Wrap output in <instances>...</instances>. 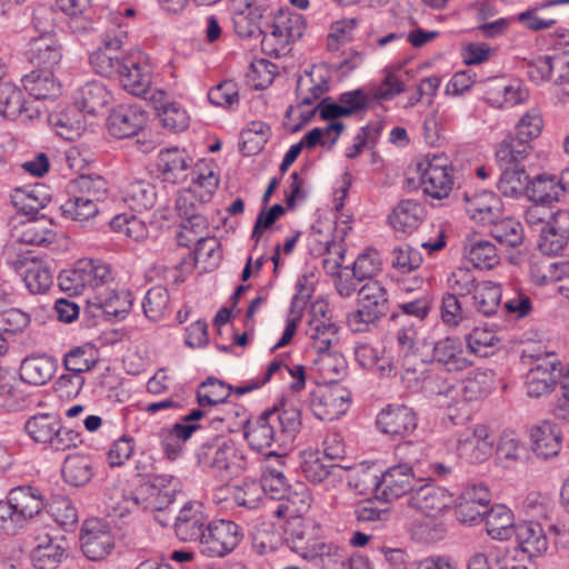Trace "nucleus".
I'll use <instances>...</instances> for the list:
<instances>
[{
	"mask_svg": "<svg viewBox=\"0 0 569 569\" xmlns=\"http://www.w3.org/2000/svg\"><path fill=\"white\" fill-rule=\"evenodd\" d=\"M301 412L297 407L286 406L264 411L247 426L244 438L251 449L261 452L290 445L300 431Z\"/></svg>",
	"mask_w": 569,
	"mask_h": 569,
	"instance_id": "1",
	"label": "nucleus"
},
{
	"mask_svg": "<svg viewBox=\"0 0 569 569\" xmlns=\"http://www.w3.org/2000/svg\"><path fill=\"white\" fill-rule=\"evenodd\" d=\"M196 457L204 471L222 480L237 476L247 468L242 450L234 440L224 436H216L201 443Z\"/></svg>",
	"mask_w": 569,
	"mask_h": 569,
	"instance_id": "2",
	"label": "nucleus"
},
{
	"mask_svg": "<svg viewBox=\"0 0 569 569\" xmlns=\"http://www.w3.org/2000/svg\"><path fill=\"white\" fill-rule=\"evenodd\" d=\"M53 14L52 8L47 6H39L33 11L34 27L42 33L30 40L27 56L37 69L54 70L62 60V44L51 32Z\"/></svg>",
	"mask_w": 569,
	"mask_h": 569,
	"instance_id": "3",
	"label": "nucleus"
},
{
	"mask_svg": "<svg viewBox=\"0 0 569 569\" xmlns=\"http://www.w3.org/2000/svg\"><path fill=\"white\" fill-rule=\"evenodd\" d=\"M23 430L32 441L53 451H66L82 442L81 435L63 427L61 419L53 413H37L28 418Z\"/></svg>",
	"mask_w": 569,
	"mask_h": 569,
	"instance_id": "4",
	"label": "nucleus"
},
{
	"mask_svg": "<svg viewBox=\"0 0 569 569\" xmlns=\"http://www.w3.org/2000/svg\"><path fill=\"white\" fill-rule=\"evenodd\" d=\"M420 465L400 463L388 468L380 476L362 471V482H370L377 499L386 502L398 499L408 492H413V479H418Z\"/></svg>",
	"mask_w": 569,
	"mask_h": 569,
	"instance_id": "5",
	"label": "nucleus"
},
{
	"mask_svg": "<svg viewBox=\"0 0 569 569\" xmlns=\"http://www.w3.org/2000/svg\"><path fill=\"white\" fill-rule=\"evenodd\" d=\"M242 537L241 528L231 520L210 521L201 540L200 551L208 557H223L239 545Z\"/></svg>",
	"mask_w": 569,
	"mask_h": 569,
	"instance_id": "6",
	"label": "nucleus"
},
{
	"mask_svg": "<svg viewBox=\"0 0 569 569\" xmlns=\"http://www.w3.org/2000/svg\"><path fill=\"white\" fill-rule=\"evenodd\" d=\"M528 76L536 82L552 81L565 88L569 97V51H557L535 59L528 64Z\"/></svg>",
	"mask_w": 569,
	"mask_h": 569,
	"instance_id": "7",
	"label": "nucleus"
},
{
	"mask_svg": "<svg viewBox=\"0 0 569 569\" xmlns=\"http://www.w3.org/2000/svg\"><path fill=\"white\" fill-rule=\"evenodd\" d=\"M420 184L425 194L442 199L452 190V169L443 157L435 156L418 164Z\"/></svg>",
	"mask_w": 569,
	"mask_h": 569,
	"instance_id": "8",
	"label": "nucleus"
},
{
	"mask_svg": "<svg viewBox=\"0 0 569 569\" xmlns=\"http://www.w3.org/2000/svg\"><path fill=\"white\" fill-rule=\"evenodd\" d=\"M350 395L339 386H320L309 396V407L319 420L332 421L346 413Z\"/></svg>",
	"mask_w": 569,
	"mask_h": 569,
	"instance_id": "9",
	"label": "nucleus"
},
{
	"mask_svg": "<svg viewBox=\"0 0 569 569\" xmlns=\"http://www.w3.org/2000/svg\"><path fill=\"white\" fill-rule=\"evenodd\" d=\"M174 478L171 475H156L137 489L140 510L164 511L176 497Z\"/></svg>",
	"mask_w": 569,
	"mask_h": 569,
	"instance_id": "10",
	"label": "nucleus"
},
{
	"mask_svg": "<svg viewBox=\"0 0 569 569\" xmlns=\"http://www.w3.org/2000/svg\"><path fill=\"white\" fill-rule=\"evenodd\" d=\"M411 507L423 512L426 517H436L438 515H448L452 512L457 520L459 519L457 499L443 488L431 486H421L410 496Z\"/></svg>",
	"mask_w": 569,
	"mask_h": 569,
	"instance_id": "11",
	"label": "nucleus"
},
{
	"mask_svg": "<svg viewBox=\"0 0 569 569\" xmlns=\"http://www.w3.org/2000/svg\"><path fill=\"white\" fill-rule=\"evenodd\" d=\"M286 535V541L290 549L302 558L313 559L316 557H323L325 555H332L341 558V563L345 565V560L340 556V549L318 542L312 537L309 527L301 519H296L290 522Z\"/></svg>",
	"mask_w": 569,
	"mask_h": 569,
	"instance_id": "12",
	"label": "nucleus"
},
{
	"mask_svg": "<svg viewBox=\"0 0 569 569\" xmlns=\"http://www.w3.org/2000/svg\"><path fill=\"white\" fill-rule=\"evenodd\" d=\"M80 541L83 555L93 561L104 559L114 547L109 526L100 519L84 521Z\"/></svg>",
	"mask_w": 569,
	"mask_h": 569,
	"instance_id": "13",
	"label": "nucleus"
},
{
	"mask_svg": "<svg viewBox=\"0 0 569 569\" xmlns=\"http://www.w3.org/2000/svg\"><path fill=\"white\" fill-rule=\"evenodd\" d=\"M529 92L521 80L498 78L485 91L486 101L495 108L509 109L528 100Z\"/></svg>",
	"mask_w": 569,
	"mask_h": 569,
	"instance_id": "14",
	"label": "nucleus"
},
{
	"mask_svg": "<svg viewBox=\"0 0 569 569\" xmlns=\"http://www.w3.org/2000/svg\"><path fill=\"white\" fill-rule=\"evenodd\" d=\"M209 522L203 512L202 505L191 501L187 502L176 518V536L184 542H198L200 547Z\"/></svg>",
	"mask_w": 569,
	"mask_h": 569,
	"instance_id": "15",
	"label": "nucleus"
},
{
	"mask_svg": "<svg viewBox=\"0 0 569 569\" xmlns=\"http://www.w3.org/2000/svg\"><path fill=\"white\" fill-rule=\"evenodd\" d=\"M193 163V159L184 149L177 147L159 151L157 171L163 182L177 184L184 182Z\"/></svg>",
	"mask_w": 569,
	"mask_h": 569,
	"instance_id": "16",
	"label": "nucleus"
},
{
	"mask_svg": "<svg viewBox=\"0 0 569 569\" xmlns=\"http://www.w3.org/2000/svg\"><path fill=\"white\" fill-rule=\"evenodd\" d=\"M9 263L22 277L27 289L33 295L44 293L53 283L51 270L34 258L18 256L14 259L9 258Z\"/></svg>",
	"mask_w": 569,
	"mask_h": 569,
	"instance_id": "17",
	"label": "nucleus"
},
{
	"mask_svg": "<svg viewBox=\"0 0 569 569\" xmlns=\"http://www.w3.org/2000/svg\"><path fill=\"white\" fill-rule=\"evenodd\" d=\"M377 425L383 433L403 438L417 428L416 412L407 406L389 405L378 415Z\"/></svg>",
	"mask_w": 569,
	"mask_h": 569,
	"instance_id": "18",
	"label": "nucleus"
},
{
	"mask_svg": "<svg viewBox=\"0 0 569 569\" xmlns=\"http://www.w3.org/2000/svg\"><path fill=\"white\" fill-rule=\"evenodd\" d=\"M557 357L551 353L546 359L537 360L526 377L527 395L539 398L553 390L558 381Z\"/></svg>",
	"mask_w": 569,
	"mask_h": 569,
	"instance_id": "19",
	"label": "nucleus"
},
{
	"mask_svg": "<svg viewBox=\"0 0 569 569\" xmlns=\"http://www.w3.org/2000/svg\"><path fill=\"white\" fill-rule=\"evenodd\" d=\"M147 122V113L137 106L120 104L108 118L109 132L119 139L137 134Z\"/></svg>",
	"mask_w": 569,
	"mask_h": 569,
	"instance_id": "20",
	"label": "nucleus"
},
{
	"mask_svg": "<svg viewBox=\"0 0 569 569\" xmlns=\"http://www.w3.org/2000/svg\"><path fill=\"white\" fill-rule=\"evenodd\" d=\"M312 311L313 316L309 320L306 333L317 353L329 351L338 341V327L326 317V306L316 303Z\"/></svg>",
	"mask_w": 569,
	"mask_h": 569,
	"instance_id": "21",
	"label": "nucleus"
},
{
	"mask_svg": "<svg viewBox=\"0 0 569 569\" xmlns=\"http://www.w3.org/2000/svg\"><path fill=\"white\" fill-rule=\"evenodd\" d=\"M58 360L47 353H32L21 360L19 378L34 387L48 383L56 375Z\"/></svg>",
	"mask_w": 569,
	"mask_h": 569,
	"instance_id": "22",
	"label": "nucleus"
},
{
	"mask_svg": "<svg viewBox=\"0 0 569 569\" xmlns=\"http://www.w3.org/2000/svg\"><path fill=\"white\" fill-rule=\"evenodd\" d=\"M496 436L491 427L477 425L465 431V460L482 463L493 453Z\"/></svg>",
	"mask_w": 569,
	"mask_h": 569,
	"instance_id": "23",
	"label": "nucleus"
},
{
	"mask_svg": "<svg viewBox=\"0 0 569 569\" xmlns=\"http://www.w3.org/2000/svg\"><path fill=\"white\" fill-rule=\"evenodd\" d=\"M117 79L127 92L132 96L143 97L152 83V68L143 57L137 61L127 58Z\"/></svg>",
	"mask_w": 569,
	"mask_h": 569,
	"instance_id": "24",
	"label": "nucleus"
},
{
	"mask_svg": "<svg viewBox=\"0 0 569 569\" xmlns=\"http://www.w3.org/2000/svg\"><path fill=\"white\" fill-rule=\"evenodd\" d=\"M532 451L543 459L558 455L561 448L562 435L559 426L550 420H543L530 428Z\"/></svg>",
	"mask_w": 569,
	"mask_h": 569,
	"instance_id": "25",
	"label": "nucleus"
},
{
	"mask_svg": "<svg viewBox=\"0 0 569 569\" xmlns=\"http://www.w3.org/2000/svg\"><path fill=\"white\" fill-rule=\"evenodd\" d=\"M328 70L321 66H313L305 76L300 77L297 84L299 98L298 107L315 106L329 90Z\"/></svg>",
	"mask_w": 569,
	"mask_h": 569,
	"instance_id": "26",
	"label": "nucleus"
},
{
	"mask_svg": "<svg viewBox=\"0 0 569 569\" xmlns=\"http://www.w3.org/2000/svg\"><path fill=\"white\" fill-rule=\"evenodd\" d=\"M465 212L480 224L493 223L502 213V202L492 191H481L471 198L465 197Z\"/></svg>",
	"mask_w": 569,
	"mask_h": 569,
	"instance_id": "27",
	"label": "nucleus"
},
{
	"mask_svg": "<svg viewBox=\"0 0 569 569\" xmlns=\"http://www.w3.org/2000/svg\"><path fill=\"white\" fill-rule=\"evenodd\" d=\"M425 218V206L416 200L406 199L392 209L388 222L396 232L408 236L420 227Z\"/></svg>",
	"mask_w": 569,
	"mask_h": 569,
	"instance_id": "28",
	"label": "nucleus"
},
{
	"mask_svg": "<svg viewBox=\"0 0 569 569\" xmlns=\"http://www.w3.org/2000/svg\"><path fill=\"white\" fill-rule=\"evenodd\" d=\"M34 541L31 560L37 569H57L67 557L64 546L49 532L37 533Z\"/></svg>",
	"mask_w": 569,
	"mask_h": 569,
	"instance_id": "29",
	"label": "nucleus"
},
{
	"mask_svg": "<svg viewBox=\"0 0 569 569\" xmlns=\"http://www.w3.org/2000/svg\"><path fill=\"white\" fill-rule=\"evenodd\" d=\"M150 100L162 126L173 132L186 130L190 124V116L187 109L177 101L166 99L164 91L157 90L152 93Z\"/></svg>",
	"mask_w": 569,
	"mask_h": 569,
	"instance_id": "30",
	"label": "nucleus"
},
{
	"mask_svg": "<svg viewBox=\"0 0 569 569\" xmlns=\"http://www.w3.org/2000/svg\"><path fill=\"white\" fill-rule=\"evenodd\" d=\"M355 358L360 367L372 370L381 377L397 373V366L385 348L375 347L368 342H358L355 346Z\"/></svg>",
	"mask_w": 569,
	"mask_h": 569,
	"instance_id": "31",
	"label": "nucleus"
},
{
	"mask_svg": "<svg viewBox=\"0 0 569 569\" xmlns=\"http://www.w3.org/2000/svg\"><path fill=\"white\" fill-rule=\"evenodd\" d=\"M54 70L36 69L24 74L21 83L24 90L37 100L54 99L61 94V83Z\"/></svg>",
	"mask_w": 569,
	"mask_h": 569,
	"instance_id": "32",
	"label": "nucleus"
},
{
	"mask_svg": "<svg viewBox=\"0 0 569 569\" xmlns=\"http://www.w3.org/2000/svg\"><path fill=\"white\" fill-rule=\"evenodd\" d=\"M491 502V492L487 485L471 483L465 488V525L480 523L485 520Z\"/></svg>",
	"mask_w": 569,
	"mask_h": 569,
	"instance_id": "33",
	"label": "nucleus"
},
{
	"mask_svg": "<svg viewBox=\"0 0 569 569\" xmlns=\"http://www.w3.org/2000/svg\"><path fill=\"white\" fill-rule=\"evenodd\" d=\"M133 300L128 290H111L103 295H98L90 302V306L101 310V312L111 320L124 319L131 310Z\"/></svg>",
	"mask_w": 569,
	"mask_h": 569,
	"instance_id": "34",
	"label": "nucleus"
},
{
	"mask_svg": "<svg viewBox=\"0 0 569 569\" xmlns=\"http://www.w3.org/2000/svg\"><path fill=\"white\" fill-rule=\"evenodd\" d=\"M200 428L202 425L199 423H174L171 428H161L158 438L164 456L169 460L180 457L184 442Z\"/></svg>",
	"mask_w": 569,
	"mask_h": 569,
	"instance_id": "35",
	"label": "nucleus"
},
{
	"mask_svg": "<svg viewBox=\"0 0 569 569\" xmlns=\"http://www.w3.org/2000/svg\"><path fill=\"white\" fill-rule=\"evenodd\" d=\"M486 531L495 540H508L515 532L517 525L512 510L502 503L489 507L485 515Z\"/></svg>",
	"mask_w": 569,
	"mask_h": 569,
	"instance_id": "36",
	"label": "nucleus"
},
{
	"mask_svg": "<svg viewBox=\"0 0 569 569\" xmlns=\"http://www.w3.org/2000/svg\"><path fill=\"white\" fill-rule=\"evenodd\" d=\"M7 498L20 521L38 515L43 507L40 492L30 486H18L12 488L8 492Z\"/></svg>",
	"mask_w": 569,
	"mask_h": 569,
	"instance_id": "37",
	"label": "nucleus"
},
{
	"mask_svg": "<svg viewBox=\"0 0 569 569\" xmlns=\"http://www.w3.org/2000/svg\"><path fill=\"white\" fill-rule=\"evenodd\" d=\"M515 535L521 550L530 557L541 556L548 550V539L539 522H520Z\"/></svg>",
	"mask_w": 569,
	"mask_h": 569,
	"instance_id": "38",
	"label": "nucleus"
},
{
	"mask_svg": "<svg viewBox=\"0 0 569 569\" xmlns=\"http://www.w3.org/2000/svg\"><path fill=\"white\" fill-rule=\"evenodd\" d=\"M50 222L40 219H28L16 227L12 233L13 239L19 243L46 246L56 239Z\"/></svg>",
	"mask_w": 569,
	"mask_h": 569,
	"instance_id": "39",
	"label": "nucleus"
},
{
	"mask_svg": "<svg viewBox=\"0 0 569 569\" xmlns=\"http://www.w3.org/2000/svg\"><path fill=\"white\" fill-rule=\"evenodd\" d=\"M49 196L41 186L17 188L11 193V202L18 212L34 219L36 214L49 202Z\"/></svg>",
	"mask_w": 569,
	"mask_h": 569,
	"instance_id": "40",
	"label": "nucleus"
},
{
	"mask_svg": "<svg viewBox=\"0 0 569 569\" xmlns=\"http://www.w3.org/2000/svg\"><path fill=\"white\" fill-rule=\"evenodd\" d=\"M450 290L442 295L440 306V319L442 325L449 329H457L462 322V305L459 298V280L453 272L448 279Z\"/></svg>",
	"mask_w": 569,
	"mask_h": 569,
	"instance_id": "41",
	"label": "nucleus"
},
{
	"mask_svg": "<svg viewBox=\"0 0 569 569\" xmlns=\"http://www.w3.org/2000/svg\"><path fill=\"white\" fill-rule=\"evenodd\" d=\"M61 472L64 482L73 487H82L94 475L92 459L88 455H69L62 463Z\"/></svg>",
	"mask_w": 569,
	"mask_h": 569,
	"instance_id": "42",
	"label": "nucleus"
},
{
	"mask_svg": "<svg viewBox=\"0 0 569 569\" xmlns=\"http://www.w3.org/2000/svg\"><path fill=\"white\" fill-rule=\"evenodd\" d=\"M156 199V187L146 180L131 181L122 189V200L133 211L152 208Z\"/></svg>",
	"mask_w": 569,
	"mask_h": 569,
	"instance_id": "43",
	"label": "nucleus"
},
{
	"mask_svg": "<svg viewBox=\"0 0 569 569\" xmlns=\"http://www.w3.org/2000/svg\"><path fill=\"white\" fill-rule=\"evenodd\" d=\"M29 108L22 90L12 82H3L0 84V116L14 120L19 116L26 114L32 118V113H28Z\"/></svg>",
	"mask_w": 569,
	"mask_h": 569,
	"instance_id": "44",
	"label": "nucleus"
},
{
	"mask_svg": "<svg viewBox=\"0 0 569 569\" xmlns=\"http://www.w3.org/2000/svg\"><path fill=\"white\" fill-rule=\"evenodd\" d=\"M498 461L506 468L513 467L527 456L526 445L513 430H503L496 447Z\"/></svg>",
	"mask_w": 569,
	"mask_h": 569,
	"instance_id": "45",
	"label": "nucleus"
},
{
	"mask_svg": "<svg viewBox=\"0 0 569 569\" xmlns=\"http://www.w3.org/2000/svg\"><path fill=\"white\" fill-rule=\"evenodd\" d=\"M109 100V91L98 81L87 82L77 91L76 96L78 107L89 114L99 113L108 104Z\"/></svg>",
	"mask_w": 569,
	"mask_h": 569,
	"instance_id": "46",
	"label": "nucleus"
},
{
	"mask_svg": "<svg viewBox=\"0 0 569 569\" xmlns=\"http://www.w3.org/2000/svg\"><path fill=\"white\" fill-rule=\"evenodd\" d=\"M93 0H56L57 7L68 16L69 29L81 33L91 28L90 8Z\"/></svg>",
	"mask_w": 569,
	"mask_h": 569,
	"instance_id": "47",
	"label": "nucleus"
},
{
	"mask_svg": "<svg viewBox=\"0 0 569 569\" xmlns=\"http://www.w3.org/2000/svg\"><path fill=\"white\" fill-rule=\"evenodd\" d=\"M470 293L473 307L485 316L496 312L502 296L500 286L491 281L473 283Z\"/></svg>",
	"mask_w": 569,
	"mask_h": 569,
	"instance_id": "48",
	"label": "nucleus"
},
{
	"mask_svg": "<svg viewBox=\"0 0 569 569\" xmlns=\"http://www.w3.org/2000/svg\"><path fill=\"white\" fill-rule=\"evenodd\" d=\"M313 366L325 386L338 382L347 369L342 355L329 351L319 352Z\"/></svg>",
	"mask_w": 569,
	"mask_h": 569,
	"instance_id": "49",
	"label": "nucleus"
},
{
	"mask_svg": "<svg viewBox=\"0 0 569 569\" xmlns=\"http://www.w3.org/2000/svg\"><path fill=\"white\" fill-rule=\"evenodd\" d=\"M49 124L66 140H73L83 129L82 116L74 108L54 111L48 116Z\"/></svg>",
	"mask_w": 569,
	"mask_h": 569,
	"instance_id": "50",
	"label": "nucleus"
},
{
	"mask_svg": "<svg viewBox=\"0 0 569 569\" xmlns=\"http://www.w3.org/2000/svg\"><path fill=\"white\" fill-rule=\"evenodd\" d=\"M531 150V144L517 137H508L499 143L496 150V159L501 169L521 166Z\"/></svg>",
	"mask_w": 569,
	"mask_h": 569,
	"instance_id": "51",
	"label": "nucleus"
},
{
	"mask_svg": "<svg viewBox=\"0 0 569 569\" xmlns=\"http://www.w3.org/2000/svg\"><path fill=\"white\" fill-rule=\"evenodd\" d=\"M468 261L477 269L491 270L500 261L498 250L488 239H469Z\"/></svg>",
	"mask_w": 569,
	"mask_h": 569,
	"instance_id": "52",
	"label": "nucleus"
},
{
	"mask_svg": "<svg viewBox=\"0 0 569 569\" xmlns=\"http://www.w3.org/2000/svg\"><path fill=\"white\" fill-rule=\"evenodd\" d=\"M69 192L92 200L96 207H99L107 197L108 182L101 176H80L70 183Z\"/></svg>",
	"mask_w": 569,
	"mask_h": 569,
	"instance_id": "53",
	"label": "nucleus"
},
{
	"mask_svg": "<svg viewBox=\"0 0 569 569\" xmlns=\"http://www.w3.org/2000/svg\"><path fill=\"white\" fill-rule=\"evenodd\" d=\"M529 176L523 166L502 169L498 189L502 196L511 199L520 198L528 190Z\"/></svg>",
	"mask_w": 569,
	"mask_h": 569,
	"instance_id": "54",
	"label": "nucleus"
},
{
	"mask_svg": "<svg viewBox=\"0 0 569 569\" xmlns=\"http://www.w3.org/2000/svg\"><path fill=\"white\" fill-rule=\"evenodd\" d=\"M565 186L556 176L541 174L536 177L528 187L529 198L533 202L550 203L558 201Z\"/></svg>",
	"mask_w": 569,
	"mask_h": 569,
	"instance_id": "55",
	"label": "nucleus"
},
{
	"mask_svg": "<svg viewBox=\"0 0 569 569\" xmlns=\"http://www.w3.org/2000/svg\"><path fill=\"white\" fill-rule=\"evenodd\" d=\"M359 306L368 307V309L382 318L388 312V293L386 288L376 280L365 283L359 292Z\"/></svg>",
	"mask_w": 569,
	"mask_h": 569,
	"instance_id": "56",
	"label": "nucleus"
},
{
	"mask_svg": "<svg viewBox=\"0 0 569 569\" xmlns=\"http://www.w3.org/2000/svg\"><path fill=\"white\" fill-rule=\"evenodd\" d=\"M435 359L442 363L448 371L462 369V345L458 338L447 337L433 347Z\"/></svg>",
	"mask_w": 569,
	"mask_h": 569,
	"instance_id": "57",
	"label": "nucleus"
},
{
	"mask_svg": "<svg viewBox=\"0 0 569 569\" xmlns=\"http://www.w3.org/2000/svg\"><path fill=\"white\" fill-rule=\"evenodd\" d=\"M144 316L151 321H159L170 311V296L162 286L150 288L142 301Z\"/></svg>",
	"mask_w": 569,
	"mask_h": 569,
	"instance_id": "58",
	"label": "nucleus"
},
{
	"mask_svg": "<svg viewBox=\"0 0 569 569\" xmlns=\"http://www.w3.org/2000/svg\"><path fill=\"white\" fill-rule=\"evenodd\" d=\"M106 507L108 515L114 518H124L140 510L137 490L124 491L120 488H114L107 497Z\"/></svg>",
	"mask_w": 569,
	"mask_h": 569,
	"instance_id": "59",
	"label": "nucleus"
},
{
	"mask_svg": "<svg viewBox=\"0 0 569 569\" xmlns=\"http://www.w3.org/2000/svg\"><path fill=\"white\" fill-rule=\"evenodd\" d=\"M492 373L490 370L470 367L465 372V400H477L490 392Z\"/></svg>",
	"mask_w": 569,
	"mask_h": 569,
	"instance_id": "60",
	"label": "nucleus"
},
{
	"mask_svg": "<svg viewBox=\"0 0 569 569\" xmlns=\"http://www.w3.org/2000/svg\"><path fill=\"white\" fill-rule=\"evenodd\" d=\"M60 206L61 214L66 219L84 222L94 218L99 213V207L84 197H80L76 192Z\"/></svg>",
	"mask_w": 569,
	"mask_h": 569,
	"instance_id": "61",
	"label": "nucleus"
},
{
	"mask_svg": "<svg viewBox=\"0 0 569 569\" xmlns=\"http://www.w3.org/2000/svg\"><path fill=\"white\" fill-rule=\"evenodd\" d=\"M127 58H122L118 52L107 51L106 49H96L89 57L92 69L106 78H117L121 72Z\"/></svg>",
	"mask_w": 569,
	"mask_h": 569,
	"instance_id": "62",
	"label": "nucleus"
},
{
	"mask_svg": "<svg viewBox=\"0 0 569 569\" xmlns=\"http://www.w3.org/2000/svg\"><path fill=\"white\" fill-rule=\"evenodd\" d=\"M231 391V386L210 377L200 385L197 392V400L202 408H213L220 403H224L230 397Z\"/></svg>",
	"mask_w": 569,
	"mask_h": 569,
	"instance_id": "63",
	"label": "nucleus"
},
{
	"mask_svg": "<svg viewBox=\"0 0 569 569\" xmlns=\"http://www.w3.org/2000/svg\"><path fill=\"white\" fill-rule=\"evenodd\" d=\"M262 13L259 8L234 9L232 16L233 29L237 36L250 39L262 33L260 20Z\"/></svg>",
	"mask_w": 569,
	"mask_h": 569,
	"instance_id": "64",
	"label": "nucleus"
}]
</instances>
